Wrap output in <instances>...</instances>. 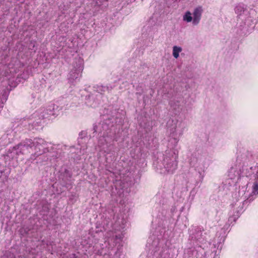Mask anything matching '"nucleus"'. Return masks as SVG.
I'll use <instances>...</instances> for the list:
<instances>
[{
    "instance_id": "1",
    "label": "nucleus",
    "mask_w": 258,
    "mask_h": 258,
    "mask_svg": "<svg viewBox=\"0 0 258 258\" xmlns=\"http://www.w3.org/2000/svg\"><path fill=\"white\" fill-rule=\"evenodd\" d=\"M18 148L20 150L23 154L30 153V149L33 148V142L30 139H26L18 145Z\"/></svg>"
},
{
    "instance_id": "2",
    "label": "nucleus",
    "mask_w": 258,
    "mask_h": 258,
    "mask_svg": "<svg viewBox=\"0 0 258 258\" xmlns=\"http://www.w3.org/2000/svg\"><path fill=\"white\" fill-rule=\"evenodd\" d=\"M46 142L42 139L38 138L35 139L33 142V148L35 151V154H40L41 152H44Z\"/></svg>"
},
{
    "instance_id": "3",
    "label": "nucleus",
    "mask_w": 258,
    "mask_h": 258,
    "mask_svg": "<svg viewBox=\"0 0 258 258\" xmlns=\"http://www.w3.org/2000/svg\"><path fill=\"white\" fill-rule=\"evenodd\" d=\"M203 12V10L201 6H199L195 9L192 18L194 25H198L200 23Z\"/></svg>"
},
{
    "instance_id": "4",
    "label": "nucleus",
    "mask_w": 258,
    "mask_h": 258,
    "mask_svg": "<svg viewBox=\"0 0 258 258\" xmlns=\"http://www.w3.org/2000/svg\"><path fill=\"white\" fill-rule=\"evenodd\" d=\"M182 50V49L180 47H177L176 46H174L173 47V55L175 58H177L179 56V53Z\"/></svg>"
},
{
    "instance_id": "5",
    "label": "nucleus",
    "mask_w": 258,
    "mask_h": 258,
    "mask_svg": "<svg viewBox=\"0 0 258 258\" xmlns=\"http://www.w3.org/2000/svg\"><path fill=\"white\" fill-rule=\"evenodd\" d=\"M183 19L187 22H190L192 21L191 13L189 11H187L183 16Z\"/></svg>"
},
{
    "instance_id": "6",
    "label": "nucleus",
    "mask_w": 258,
    "mask_h": 258,
    "mask_svg": "<svg viewBox=\"0 0 258 258\" xmlns=\"http://www.w3.org/2000/svg\"><path fill=\"white\" fill-rule=\"evenodd\" d=\"M253 192L258 194V183L255 182L253 185Z\"/></svg>"
},
{
    "instance_id": "7",
    "label": "nucleus",
    "mask_w": 258,
    "mask_h": 258,
    "mask_svg": "<svg viewBox=\"0 0 258 258\" xmlns=\"http://www.w3.org/2000/svg\"><path fill=\"white\" fill-rule=\"evenodd\" d=\"M105 1H106V2H107V1H108V0H105Z\"/></svg>"
}]
</instances>
